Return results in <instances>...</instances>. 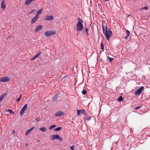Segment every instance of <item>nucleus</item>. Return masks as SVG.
I'll return each mask as SVG.
<instances>
[{
	"label": "nucleus",
	"mask_w": 150,
	"mask_h": 150,
	"mask_svg": "<svg viewBox=\"0 0 150 150\" xmlns=\"http://www.w3.org/2000/svg\"><path fill=\"white\" fill-rule=\"evenodd\" d=\"M102 28L103 33L106 36L107 40H109L110 38L112 35V33L109 29H107L106 26L103 25Z\"/></svg>",
	"instance_id": "1"
},
{
	"label": "nucleus",
	"mask_w": 150,
	"mask_h": 150,
	"mask_svg": "<svg viewBox=\"0 0 150 150\" xmlns=\"http://www.w3.org/2000/svg\"><path fill=\"white\" fill-rule=\"evenodd\" d=\"M83 21H78L76 23V29L77 31H81L84 29V27L82 23Z\"/></svg>",
	"instance_id": "2"
},
{
	"label": "nucleus",
	"mask_w": 150,
	"mask_h": 150,
	"mask_svg": "<svg viewBox=\"0 0 150 150\" xmlns=\"http://www.w3.org/2000/svg\"><path fill=\"white\" fill-rule=\"evenodd\" d=\"M56 33V32L54 30L47 31H46L44 33L45 36L47 37H49L55 34Z\"/></svg>",
	"instance_id": "3"
},
{
	"label": "nucleus",
	"mask_w": 150,
	"mask_h": 150,
	"mask_svg": "<svg viewBox=\"0 0 150 150\" xmlns=\"http://www.w3.org/2000/svg\"><path fill=\"white\" fill-rule=\"evenodd\" d=\"M10 80V79L7 76L3 77L0 78V82H6Z\"/></svg>",
	"instance_id": "4"
},
{
	"label": "nucleus",
	"mask_w": 150,
	"mask_h": 150,
	"mask_svg": "<svg viewBox=\"0 0 150 150\" xmlns=\"http://www.w3.org/2000/svg\"><path fill=\"white\" fill-rule=\"evenodd\" d=\"M144 88V87L141 86L139 89L136 91L135 93V95L137 96L139 95Z\"/></svg>",
	"instance_id": "5"
},
{
	"label": "nucleus",
	"mask_w": 150,
	"mask_h": 150,
	"mask_svg": "<svg viewBox=\"0 0 150 150\" xmlns=\"http://www.w3.org/2000/svg\"><path fill=\"white\" fill-rule=\"evenodd\" d=\"M28 105L27 104H25L23 107L22 108L20 112V115H22L24 113V111L27 108V107Z\"/></svg>",
	"instance_id": "6"
},
{
	"label": "nucleus",
	"mask_w": 150,
	"mask_h": 150,
	"mask_svg": "<svg viewBox=\"0 0 150 150\" xmlns=\"http://www.w3.org/2000/svg\"><path fill=\"white\" fill-rule=\"evenodd\" d=\"M44 18L45 21H50L53 19L54 17L52 16L47 15L45 16Z\"/></svg>",
	"instance_id": "7"
},
{
	"label": "nucleus",
	"mask_w": 150,
	"mask_h": 150,
	"mask_svg": "<svg viewBox=\"0 0 150 150\" xmlns=\"http://www.w3.org/2000/svg\"><path fill=\"white\" fill-rule=\"evenodd\" d=\"M64 112L61 111H59L57 112L55 114L56 117H59L64 115Z\"/></svg>",
	"instance_id": "8"
},
{
	"label": "nucleus",
	"mask_w": 150,
	"mask_h": 150,
	"mask_svg": "<svg viewBox=\"0 0 150 150\" xmlns=\"http://www.w3.org/2000/svg\"><path fill=\"white\" fill-rule=\"evenodd\" d=\"M42 28V25H39L36 27L35 30V32H37L41 30Z\"/></svg>",
	"instance_id": "9"
},
{
	"label": "nucleus",
	"mask_w": 150,
	"mask_h": 150,
	"mask_svg": "<svg viewBox=\"0 0 150 150\" xmlns=\"http://www.w3.org/2000/svg\"><path fill=\"white\" fill-rule=\"evenodd\" d=\"M77 112L78 115H81L85 113V111L84 109H82L81 110H77Z\"/></svg>",
	"instance_id": "10"
},
{
	"label": "nucleus",
	"mask_w": 150,
	"mask_h": 150,
	"mask_svg": "<svg viewBox=\"0 0 150 150\" xmlns=\"http://www.w3.org/2000/svg\"><path fill=\"white\" fill-rule=\"evenodd\" d=\"M5 0H2L1 5V7L3 9H5L6 7V3L5 2Z\"/></svg>",
	"instance_id": "11"
},
{
	"label": "nucleus",
	"mask_w": 150,
	"mask_h": 150,
	"mask_svg": "<svg viewBox=\"0 0 150 150\" xmlns=\"http://www.w3.org/2000/svg\"><path fill=\"white\" fill-rule=\"evenodd\" d=\"M59 135H53L50 137V139L52 140H54L55 139H57Z\"/></svg>",
	"instance_id": "12"
},
{
	"label": "nucleus",
	"mask_w": 150,
	"mask_h": 150,
	"mask_svg": "<svg viewBox=\"0 0 150 150\" xmlns=\"http://www.w3.org/2000/svg\"><path fill=\"white\" fill-rule=\"evenodd\" d=\"M34 128V127H32L31 128L28 129L25 133V135L27 136L30 133Z\"/></svg>",
	"instance_id": "13"
},
{
	"label": "nucleus",
	"mask_w": 150,
	"mask_h": 150,
	"mask_svg": "<svg viewBox=\"0 0 150 150\" xmlns=\"http://www.w3.org/2000/svg\"><path fill=\"white\" fill-rule=\"evenodd\" d=\"M38 19H37V18H36V17H33L32 19V20H31V23H32V24H33L34 23H35V22Z\"/></svg>",
	"instance_id": "14"
},
{
	"label": "nucleus",
	"mask_w": 150,
	"mask_h": 150,
	"mask_svg": "<svg viewBox=\"0 0 150 150\" xmlns=\"http://www.w3.org/2000/svg\"><path fill=\"white\" fill-rule=\"evenodd\" d=\"M126 31L127 35L125 37V39H127V38H128V36L129 35V33H130L129 31V30H126Z\"/></svg>",
	"instance_id": "15"
},
{
	"label": "nucleus",
	"mask_w": 150,
	"mask_h": 150,
	"mask_svg": "<svg viewBox=\"0 0 150 150\" xmlns=\"http://www.w3.org/2000/svg\"><path fill=\"white\" fill-rule=\"evenodd\" d=\"M62 127H59L55 128L54 130V131H59L61 129Z\"/></svg>",
	"instance_id": "16"
},
{
	"label": "nucleus",
	"mask_w": 150,
	"mask_h": 150,
	"mask_svg": "<svg viewBox=\"0 0 150 150\" xmlns=\"http://www.w3.org/2000/svg\"><path fill=\"white\" fill-rule=\"evenodd\" d=\"M39 130L42 132H45L46 131V129L45 127H42L39 129Z\"/></svg>",
	"instance_id": "17"
},
{
	"label": "nucleus",
	"mask_w": 150,
	"mask_h": 150,
	"mask_svg": "<svg viewBox=\"0 0 150 150\" xmlns=\"http://www.w3.org/2000/svg\"><path fill=\"white\" fill-rule=\"evenodd\" d=\"M6 94H4L2 95L0 97V100L2 101L4 98Z\"/></svg>",
	"instance_id": "18"
},
{
	"label": "nucleus",
	"mask_w": 150,
	"mask_h": 150,
	"mask_svg": "<svg viewBox=\"0 0 150 150\" xmlns=\"http://www.w3.org/2000/svg\"><path fill=\"white\" fill-rule=\"evenodd\" d=\"M7 111L8 112H9L10 113V114H14V112H13L12 111V110H11L10 109H8L7 110Z\"/></svg>",
	"instance_id": "19"
},
{
	"label": "nucleus",
	"mask_w": 150,
	"mask_h": 150,
	"mask_svg": "<svg viewBox=\"0 0 150 150\" xmlns=\"http://www.w3.org/2000/svg\"><path fill=\"white\" fill-rule=\"evenodd\" d=\"M42 9L41 8L38 11L36 12V13H37L38 14H40L42 13Z\"/></svg>",
	"instance_id": "20"
},
{
	"label": "nucleus",
	"mask_w": 150,
	"mask_h": 150,
	"mask_svg": "<svg viewBox=\"0 0 150 150\" xmlns=\"http://www.w3.org/2000/svg\"><path fill=\"white\" fill-rule=\"evenodd\" d=\"M57 99V95H56L55 96H54L52 99L53 101H55Z\"/></svg>",
	"instance_id": "21"
},
{
	"label": "nucleus",
	"mask_w": 150,
	"mask_h": 150,
	"mask_svg": "<svg viewBox=\"0 0 150 150\" xmlns=\"http://www.w3.org/2000/svg\"><path fill=\"white\" fill-rule=\"evenodd\" d=\"M100 47H101V49L103 51L104 50V46L102 42H101V44H100Z\"/></svg>",
	"instance_id": "22"
},
{
	"label": "nucleus",
	"mask_w": 150,
	"mask_h": 150,
	"mask_svg": "<svg viewBox=\"0 0 150 150\" xmlns=\"http://www.w3.org/2000/svg\"><path fill=\"white\" fill-rule=\"evenodd\" d=\"M123 100V98L122 96H120L118 99V101H122Z\"/></svg>",
	"instance_id": "23"
},
{
	"label": "nucleus",
	"mask_w": 150,
	"mask_h": 150,
	"mask_svg": "<svg viewBox=\"0 0 150 150\" xmlns=\"http://www.w3.org/2000/svg\"><path fill=\"white\" fill-rule=\"evenodd\" d=\"M41 53V52H40L39 53H37L36 55H35L34 57L35 58L38 57L39 56L40 54Z\"/></svg>",
	"instance_id": "24"
},
{
	"label": "nucleus",
	"mask_w": 150,
	"mask_h": 150,
	"mask_svg": "<svg viewBox=\"0 0 150 150\" xmlns=\"http://www.w3.org/2000/svg\"><path fill=\"white\" fill-rule=\"evenodd\" d=\"M91 119V117L90 116H88L86 117V118L84 119V120H85L86 119L87 120H89Z\"/></svg>",
	"instance_id": "25"
},
{
	"label": "nucleus",
	"mask_w": 150,
	"mask_h": 150,
	"mask_svg": "<svg viewBox=\"0 0 150 150\" xmlns=\"http://www.w3.org/2000/svg\"><path fill=\"white\" fill-rule=\"evenodd\" d=\"M56 127V126L55 125H53L50 126V127L49 128L50 129H52L54 128V127Z\"/></svg>",
	"instance_id": "26"
},
{
	"label": "nucleus",
	"mask_w": 150,
	"mask_h": 150,
	"mask_svg": "<svg viewBox=\"0 0 150 150\" xmlns=\"http://www.w3.org/2000/svg\"><path fill=\"white\" fill-rule=\"evenodd\" d=\"M148 9V7H145L142 8H140V10H147Z\"/></svg>",
	"instance_id": "27"
},
{
	"label": "nucleus",
	"mask_w": 150,
	"mask_h": 150,
	"mask_svg": "<svg viewBox=\"0 0 150 150\" xmlns=\"http://www.w3.org/2000/svg\"><path fill=\"white\" fill-rule=\"evenodd\" d=\"M21 96L22 95H21L20 97L17 99V100H16V102H18L20 101L21 98Z\"/></svg>",
	"instance_id": "28"
},
{
	"label": "nucleus",
	"mask_w": 150,
	"mask_h": 150,
	"mask_svg": "<svg viewBox=\"0 0 150 150\" xmlns=\"http://www.w3.org/2000/svg\"><path fill=\"white\" fill-rule=\"evenodd\" d=\"M82 93L83 95H85L87 93V92L86 90H83L82 91Z\"/></svg>",
	"instance_id": "29"
},
{
	"label": "nucleus",
	"mask_w": 150,
	"mask_h": 150,
	"mask_svg": "<svg viewBox=\"0 0 150 150\" xmlns=\"http://www.w3.org/2000/svg\"><path fill=\"white\" fill-rule=\"evenodd\" d=\"M88 30H89L88 29V28H86V34H87V36H88V35H89V34H88Z\"/></svg>",
	"instance_id": "30"
},
{
	"label": "nucleus",
	"mask_w": 150,
	"mask_h": 150,
	"mask_svg": "<svg viewBox=\"0 0 150 150\" xmlns=\"http://www.w3.org/2000/svg\"><path fill=\"white\" fill-rule=\"evenodd\" d=\"M108 58L109 61L110 62H112V61L113 60V59L112 58H111V57H108Z\"/></svg>",
	"instance_id": "31"
},
{
	"label": "nucleus",
	"mask_w": 150,
	"mask_h": 150,
	"mask_svg": "<svg viewBox=\"0 0 150 150\" xmlns=\"http://www.w3.org/2000/svg\"><path fill=\"white\" fill-rule=\"evenodd\" d=\"M60 141H63V139L60 137L59 136H58V139Z\"/></svg>",
	"instance_id": "32"
},
{
	"label": "nucleus",
	"mask_w": 150,
	"mask_h": 150,
	"mask_svg": "<svg viewBox=\"0 0 150 150\" xmlns=\"http://www.w3.org/2000/svg\"><path fill=\"white\" fill-rule=\"evenodd\" d=\"M70 149L71 150H74V145H72V146H71L70 147Z\"/></svg>",
	"instance_id": "33"
},
{
	"label": "nucleus",
	"mask_w": 150,
	"mask_h": 150,
	"mask_svg": "<svg viewBox=\"0 0 150 150\" xmlns=\"http://www.w3.org/2000/svg\"><path fill=\"white\" fill-rule=\"evenodd\" d=\"M35 9H33V10H32L29 13V14L32 13L33 12H35Z\"/></svg>",
	"instance_id": "34"
},
{
	"label": "nucleus",
	"mask_w": 150,
	"mask_h": 150,
	"mask_svg": "<svg viewBox=\"0 0 150 150\" xmlns=\"http://www.w3.org/2000/svg\"><path fill=\"white\" fill-rule=\"evenodd\" d=\"M140 108H141L140 106H137V107H135V108L134 109L135 110H137L139 109Z\"/></svg>",
	"instance_id": "35"
},
{
	"label": "nucleus",
	"mask_w": 150,
	"mask_h": 150,
	"mask_svg": "<svg viewBox=\"0 0 150 150\" xmlns=\"http://www.w3.org/2000/svg\"><path fill=\"white\" fill-rule=\"evenodd\" d=\"M39 14H38L37 13H36L35 15V17L36 18H37V19H38L39 17Z\"/></svg>",
	"instance_id": "36"
},
{
	"label": "nucleus",
	"mask_w": 150,
	"mask_h": 150,
	"mask_svg": "<svg viewBox=\"0 0 150 150\" xmlns=\"http://www.w3.org/2000/svg\"><path fill=\"white\" fill-rule=\"evenodd\" d=\"M36 120L37 122L39 121L40 120V118L39 117H38V118L36 119Z\"/></svg>",
	"instance_id": "37"
},
{
	"label": "nucleus",
	"mask_w": 150,
	"mask_h": 150,
	"mask_svg": "<svg viewBox=\"0 0 150 150\" xmlns=\"http://www.w3.org/2000/svg\"><path fill=\"white\" fill-rule=\"evenodd\" d=\"M36 58L35 57H33L31 59V60H33L34 59H35Z\"/></svg>",
	"instance_id": "38"
},
{
	"label": "nucleus",
	"mask_w": 150,
	"mask_h": 150,
	"mask_svg": "<svg viewBox=\"0 0 150 150\" xmlns=\"http://www.w3.org/2000/svg\"><path fill=\"white\" fill-rule=\"evenodd\" d=\"M15 132V131L14 130H13V131L12 132V133L14 134Z\"/></svg>",
	"instance_id": "39"
},
{
	"label": "nucleus",
	"mask_w": 150,
	"mask_h": 150,
	"mask_svg": "<svg viewBox=\"0 0 150 150\" xmlns=\"http://www.w3.org/2000/svg\"><path fill=\"white\" fill-rule=\"evenodd\" d=\"M28 146V144H25V146Z\"/></svg>",
	"instance_id": "40"
},
{
	"label": "nucleus",
	"mask_w": 150,
	"mask_h": 150,
	"mask_svg": "<svg viewBox=\"0 0 150 150\" xmlns=\"http://www.w3.org/2000/svg\"><path fill=\"white\" fill-rule=\"evenodd\" d=\"M105 1H109V0H104Z\"/></svg>",
	"instance_id": "41"
},
{
	"label": "nucleus",
	"mask_w": 150,
	"mask_h": 150,
	"mask_svg": "<svg viewBox=\"0 0 150 150\" xmlns=\"http://www.w3.org/2000/svg\"><path fill=\"white\" fill-rule=\"evenodd\" d=\"M78 19L79 20H80V21H81V19H80V18H79Z\"/></svg>",
	"instance_id": "42"
},
{
	"label": "nucleus",
	"mask_w": 150,
	"mask_h": 150,
	"mask_svg": "<svg viewBox=\"0 0 150 150\" xmlns=\"http://www.w3.org/2000/svg\"><path fill=\"white\" fill-rule=\"evenodd\" d=\"M1 100H0V103L1 102Z\"/></svg>",
	"instance_id": "43"
}]
</instances>
